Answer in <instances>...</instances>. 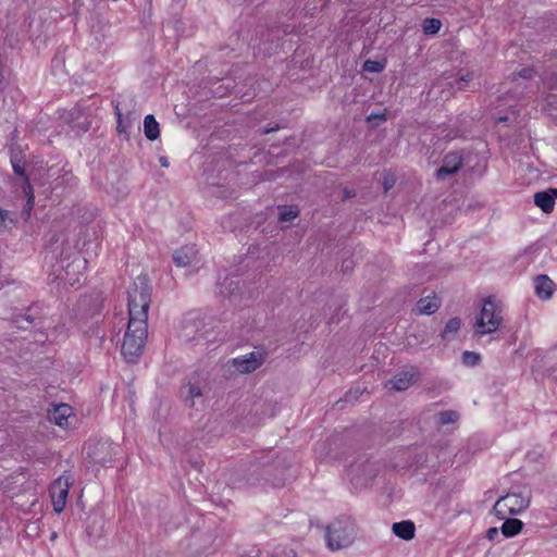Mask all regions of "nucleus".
<instances>
[{
	"instance_id": "12",
	"label": "nucleus",
	"mask_w": 557,
	"mask_h": 557,
	"mask_svg": "<svg viewBox=\"0 0 557 557\" xmlns=\"http://www.w3.org/2000/svg\"><path fill=\"white\" fill-rule=\"evenodd\" d=\"M71 416L72 408L66 404H60L50 412L49 419L59 426L67 428Z\"/></svg>"
},
{
	"instance_id": "11",
	"label": "nucleus",
	"mask_w": 557,
	"mask_h": 557,
	"mask_svg": "<svg viewBox=\"0 0 557 557\" xmlns=\"http://www.w3.org/2000/svg\"><path fill=\"white\" fill-rule=\"evenodd\" d=\"M535 293L543 299H549L554 294L555 283L546 275H537L534 280Z\"/></svg>"
},
{
	"instance_id": "26",
	"label": "nucleus",
	"mask_w": 557,
	"mask_h": 557,
	"mask_svg": "<svg viewBox=\"0 0 557 557\" xmlns=\"http://www.w3.org/2000/svg\"><path fill=\"white\" fill-rule=\"evenodd\" d=\"M481 360V356L474 351H465L462 354V362L466 366L474 367L476 366Z\"/></svg>"
},
{
	"instance_id": "27",
	"label": "nucleus",
	"mask_w": 557,
	"mask_h": 557,
	"mask_svg": "<svg viewBox=\"0 0 557 557\" xmlns=\"http://www.w3.org/2000/svg\"><path fill=\"white\" fill-rule=\"evenodd\" d=\"M363 70L370 73H380L384 70V64L379 61L367 60L363 63Z\"/></svg>"
},
{
	"instance_id": "7",
	"label": "nucleus",
	"mask_w": 557,
	"mask_h": 557,
	"mask_svg": "<svg viewBox=\"0 0 557 557\" xmlns=\"http://www.w3.org/2000/svg\"><path fill=\"white\" fill-rule=\"evenodd\" d=\"M265 354L257 350L242 358H234L228 363L233 364L239 373H250L263 364Z\"/></svg>"
},
{
	"instance_id": "4",
	"label": "nucleus",
	"mask_w": 557,
	"mask_h": 557,
	"mask_svg": "<svg viewBox=\"0 0 557 557\" xmlns=\"http://www.w3.org/2000/svg\"><path fill=\"white\" fill-rule=\"evenodd\" d=\"M530 505V493L525 492H511L502 496L494 505L495 513L505 519L507 515H518Z\"/></svg>"
},
{
	"instance_id": "33",
	"label": "nucleus",
	"mask_w": 557,
	"mask_h": 557,
	"mask_svg": "<svg viewBox=\"0 0 557 557\" xmlns=\"http://www.w3.org/2000/svg\"><path fill=\"white\" fill-rule=\"evenodd\" d=\"M498 536V529L497 528H490L486 531V537L491 541L495 540Z\"/></svg>"
},
{
	"instance_id": "36",
	"label": "nucleus",
	"mask_w": 557,
	"mask_h": 557,
	"mask_svg": "<svg viewBox=\"0 0 557 557\" xmlns=\"http://www.w3.org/2000/svg\"><path fill=\"white\" fill-rule=\"evenodd\" d=\"M469 79H470L469 75H467V76H461V77H460V81L457 83V84H458V89H461V88H462L461 86H459V83H460V82H468Z\"/></svg>"
},
{
	"instance_id": "39",
	"label": "nucleus",
	"mask_w": 557,
	"mask_h": 557,
	"mask_svg": "<svg viewBox=\"0 0 557 557\" xmlns=\"http://www.w3.org/2000/svg\"><path fill=\"white\" fill-rule=\"evenodd\" d=\"M507 121V116H502L498 119V122H506Z\"/></svg>"
},
{
	"instance_id": "9",
	"label": "nucleus",
	"mask_w": 557,
	"mask_h": 557,
	"mask_svg": "<svg viewBox=\"0 0 557 557\" xmlns=\"http://www.w3.org/2000/svg\"><path fill=\"white\" fill-rule=\"evenodd\" d=\"M198 251L194 245H186L175 250L173 253V262L177 267H188L197 261Z\"/></svg>"
},
{
	"instance_id": "13",
	"label": "nucleus",
	"mask_w": 557,
	"mask_h": 557,
	"mask_svg": "<svg viewBox=\"0 0 557 557\" xmlns=\"http://www.w3.org/2000/svg\"><path fill=\"white\" fill-rule=\"evenodd\" d=\"M416 381V374L409 372H401L395 375L388 384L391 385V389L403 392L409 388L413 382Z\"/></svg>"
},
{
	"instance_id": "17",
	"label": "nucleus",
	"mask_w": 557,
	"mask_h": 557,
	"mask_svg": "<svg viewBox=\"0 0 557 557\" xmlns=\"http://www.w3.org/2000/svg\"><path fill=\"white\" fill-rule=\"evenodd\" d=\"M23 193L27 199L26 205L24 206V209L22 211V215L25 220H27L30 216L32 210L35 205V196H34V189L30 183L25 178V184L22 186Z\"/></svg>"
},
{
	"instance_id": "37",
	"label": "nucleus",
	"mask_w": 557,
	"mask_h": 557,
	"mask_svg": "<svg viewBox=\"0 0 557 557\" xmlns=\"http://www.w3.org/2000/svg\"><path fill=\"white\" fill-rule=\"evenodd\" d=\"M88 301H89V299H81L79 302H78V307L79 308H84L87 305Z\"/></svg>"
},
{
	"instance_id": "6",
	"label": "nucleus",
	"mask_w": 557,
	"mask_h": 557,
	"mask_svg": "<svg viewBox=\"0 0 557 557\" xmlns=\"http://www.w3.org/2000/svg\"><path fill=\"white\" fill-rule=\"evenodd\" d=\"M85 268L86 259L77 255L66 265H62L61 272L58 274V278L64 281L71 286H74L81 283Z\"/></svg>"
},
{
	"instance_id": "30",
	"label": "nucleus",
	"mask_w": 557,
	"mask_h": 557,
	"mask_svg": "<svg viewBox=\"0 0 557 557\" xmlns=\"http://www.w3.org/2000/svg\"><path fill=\"white\" fill-rule=\"evenodd\" d=\"M517 76L529 79L533 76V70L529 69V67H524L521 71L513 74V78H516Z\"/></svg>"
},
{
	"instance_id": "3",
	"label": "nucleus",
	"mask_w": 557,
	"mask_h": 557,
	"mask_svg": "<svg viewBox=\"0 0 557 557\" xmlns=\"http://www.w3.org/2000/svg\"><path fill=\"white\" fill-rule=\"evenodd\" d=\"M503 323V307L493 296L487 297L474 325L476 335H486L496 332Z\"/></svg>"
},
{
	"instance_id": "31",
	"label": "nucleus",
	"mask_w": 557,
	"mask_h": 557,
	"mask_svg": "<svg viewBox=\"0 0 557 557\" xmlns=\"http://www.w3.org/2000/svg\"><path fill=\"white\" fill-rule=\"evenodd\" d=\"M16 324L18 327L21 329H26L27 326L25 325V323H32V320L29 319V317L27 315H24V317H20L16 319Z\"/></svg>"
},
{
	"instance_id": "2",
	"label": "nucleus",
	"mask_w": 557,
	"mask_h": 557,
	"mask_svg": "<svg viewBox=\"0 0 557 557\" xmlns=\"http://www.w3.org/2000/svg\"><path fill=\"white\" fill-rule=\"evenodd\" d=\"M357 535V524L348 516H339L325 528L326 546L331 550H339L350 546Z\"/></svg>"
},
{
	"instance_id": "32",
	"label": "nucleus",
	"mask_w": 557,
	"mask_h": 557,
	"mask_svg": "<svg viewBox=\"0 0 557 557\" xmlns=\"http://www.w3.org/2000/svg\"><path fill=\"white\" fill-rule=\"evenodd\" d=\"M189 396L191 398L201 396V389L198 386L190 385L189 386Z\"/></svg>"
},
{
	"instance_id": "38",
	"label": "nucleus",
	"mask_w": 557,
	"mask_h": 557,
	"mask_svg": "<svg viewBox=\"0 0 557 557\" xmlns=\"http://www.w3.org/2000/svg\"><path fill=\"white\" fill-rule=\"evenodd\" d=\"M99 308H100V301H99V299H96V304H95L94 308L90 311H98Z\"/></svg>"
},
{
	"instance_id": "40",
	"label": "nucleus",
	"mask_w": 557,
	"mask_h": 557,
	"mask_svg": "<svg viewBox=\"0 0 557 557\" xmlns=\"http://www.w3.org/2000/svg\"><path fill=\"white\" fill-rule=\"evenodd\" d=\"M274 129H275V128H267V129H264V132H263V133H264V134H268V133H270V132H272V131H274Z\"/></svg>"
},
{
	"instance_id": "35",
	"label": "nucleus",
	"mask_w": 557,
	"mask_h": 557,
	"mask_svg": "<svg viewBox=\"0 0 557 557\" xmlns=\"http://www.w3.org/2000/svg\"><path fill=\"white\" fill-rule=\"evenodd\" d=\"M352 197H355V193H354V191L348 190V189H346V190L344 191V199L352 198Z\"/></svg>"
},
{
	"instance_id": "5",
	"label": "nucleus",
	"mask_w": 557,
	"mask_h": 557,
	"mask_svg": "<svg viewBox=\"0 0 557 557\" xmlns=\"http://www.w3.org/2000/svg\"><path fill=\"white\" fill-rule=\"evenodd\" d=\"M74 483L73 475L64 472L50 485V496L55 512L60 513L64 510L70 487Z\"/></svg>"
},
{
	"instance_id": "29",
	"label": "nucleus",
	"mask_w": 557,
	"mask_h": 557,
	"mask_svg": "<svg viewBox=\"0 0 557 557\" xmlns=\"http://www.w3.org/2000/svg\"><path fill=\"white\" fill-rule=\"evenodd\" d=\"M364 473L368 475L369 479H372L373 476H375L376 472H377V467L375 463H372V462H367L364 466Z\"/></svg>"
},
{
	"instance_id": "16",
	"label": "nucleus",
	"mask_w": 557,
	"mask_h": 557,
	"mask_svg": "<svg viewBox=\"0 0 557 557\" xmlns=\"http://www.w3.org/2000/svg\"><path fill=\"white\" fill-rule=\"evenodd\" d=\"M144 133L149 140H156L160 135L159 123L152 114H148L144 120Z\"/></svg>"
},
{
	"instance_id": "21",
	"label": "nucleus",
	"mask_w": 557,
	"mask_h": 557,
	"mask_svg": "<svg viewBox=\"0 0 557 557\" xmlns=\"http://www.w3.org/2000/svg\"><path fill=\"white\" fill-rule=\"evenodd\" d=\"M442 22L437 18H425L422 23V29L425 35H435L440 32Z\"/></svg>"
},
{
	"instance_id": "34",
	"label": "nucleus",
	"mask_w": 557,
	"mask_h": 557,
	"mask_svg": "<svg viewBox=\"0 0 557 557\" xmlns=\"http://www.w3.org/2000/svg\"><path fill=\"white\" fill-rule=\"evenodd\" d=\"M159 162H160V164H161L163 168H168V166H169V161H168L166 157H160V158H159Z\"/></svg>"
},
{
	"instance_id": "1",
	"label": "nucleus",
	"mask_w": 557,
	"mask_h": 557,
	"mask_svg": "<svg viewBox=\"0 0 557 557\" xmlns=\"http://www.w3.org/2000/svg\"><path fill=\"white\" fill-rule=\"evenodd\" d=\"M151 288L146 276H138L128 290V324L122 344V354L128 362H135L143 354L148 336V310Z\"/></svg>"
},
{
	"instance_id": "28",
	"label": "nucleus",
	"mask_w": 557,
	"mask_h": 557,
	"mask_svg": "<svg viewBox=\"0 0 557 557\" xmlns=\"http://www.w3.org/2000/svg\"><path fill=\"white\" fill-rule=\"evenodd\" d=\"M395 176L391 173H386L383 178V187L385 193H387L389 189H392L395 185Z\"/></svg>"
},
{
	"instance_id": "22",
	"label": "nucleus",
	"mask_w": 557,
	"mask_h": 557,
	"mask_svg": "<svg viewBox=\"0 0 557 557\" xmlns=\"http://www.w3.org/2000/svg\"><path fill=\"white\" fill-rule=\"evenodd\" d=\"M459 419V413L454 410H445L437 414V424L446 425L449 423H455Z\"/></svg>"
},
{
	"instance_id": "19",
	"label": "nucleus",
	"mask_w": 557,
	"mask_h": 557,
	"mask_svg": "<svg viewBox=\"0 0 557 557\" xmlns=\"http://www.w3.org/2000/svg\"><path fill=\"white\" fill-rule=\"evenodd\" d=\"M461 326V320L459 318H451L447 321L443 332L441 333V337L444 341H451L456 334L458 333Z\"/></svg>"
},
{
	"instance_id": "18",
	"label": "nucleus",
	"mask_w": 557,
	"mask_h": 557,
	"mask_svg": "<svg viewBox=\"0 0 557 557\" xmlns=\"http://www.w3.org/2000/svg\"><path fill=\"white\" fill-rule=\"evenodd\" d=\"M523 528V523L521 520L512 518L506 519L503 523L500 531L506 537H512L520 533Z\"/></svg>"
},
{
	"instance_id": "25",
	"label": "nucleus",
	"mask_w": 557,
	"mask_h": 557,
	"mask_svg": "<svg viewBox=\"0 0 557 557\" xmlns=\"http://www.w3.org/2000/svg\"><path fill=\"white\" fill-rule=\"evenodd\" d=\"M11 162H12V168H13L14 173L20 175L23 178V182L21 184V187H22L25 184V178L29 182L28 177L25 174L24 164L21 163V161L18 159H16L15 157H12Z\"/></svg>"
},
{
	"instance_id": "20",
	"label": "nucleus",
	"mask_w": 557,
	"mask_h": 557,
	"mask_svg": "<svg viewBox=\"0 0 557 557\" xmlns=\"http://www.w3.org/2000/svg\"><path fill=\"white\" fill-rule=\"evenodd\" d=\"M280 211V221L281 222H292L294 219H296L299 215V210L295 206H283L278 207Z\"/></svg>"
},
{
	"instance_id": "15",
	"label": "nucleus",
	"mask_w": 557,
	"mask_h": 557,
	"mask_svg": "<svg viewBox=\"0 0 557 557\" xmlns=\"http://www.w3.org/2000/svg\"><path fill=\"white\" fill-rule=\"evenodd\" d=\"M441 306V300L437 299L435 296H428L424 298H421L417 302V311L420 314H433L438 310Z\"/></svg>"
},
{
	"instance_id": "8",
	"label": "nucleus",
	"mask_w": 557,
	"mask_h": 557,
	"mask_svg": "<svg viewBox=\"0 0 557 557\" xmlns=\"http://www.w3.org/2000/svg\"><path fill=\"white\" fill-rule=\"evenodd\" d=\"M462 165V157L458 152H448L443 159V164L436 171V178L444 180L445 177L457 173Z\"/></svg>"
},
{
	"instance_id": "23",
	"label": "nucleus",
	"mask_w": 557,
	"mask_h": 557,
	"mask_svg": "<svg viewBox=\"0 0 557 557\" xmlns=\"http://www.w3.org/2000/svg\"><path fill=\"white\" fill-rule=\"evenodd\" d=\"M115 114H116V117H117V132L119 133H125L126 132V128L129 126L131 124V119L129 116H126L125 120L123 117V114L119 108V106L116 104L115 106Z\"/></svg>"
},
{
	"instance_id": "24",
	"label": "nucleus",
	"mask_w": 557,
	"mask_h": 557,
	"mask_svg": "<svg viewBox=\"0 0 557 557\" xmlns=\"http://www.w3.org/2000/svg\"><path fill=\"white\" fill-rule=\"evenodd\" d=\"M13 222L14 219L12 213L8 210H3L2 208H0V228L7 230L11 227Z\"/></svg>"
},
{
	"instance_id": "14",
	"label": "nucleus",
	"mask_w": 557,
	"mask_h": 557,
	"mask_svg": "<svg viewBox=\"0 0 557 557\" xmlns=\"http://www.w3.org/2000/svg\"><path fill=\"white\" fill-rule=\"evenodd\" d=\"M394 534L405 541L414 537L416 528L411 521L395 522L392 527Z\"/></svg>"
},
{
	"instance_id": "10",
	"label": "nucleus",
	"mask_w": 557,
	"mask_h": 557,
	"mask_svg": "<svg viewBox=\"0 0 557 557\" xmlns=\"http://www.w3.org/2000/svg\"><path fill=\"white\" fill-rule=\"evenodd\" d=\"M557 189L549 188L547 191H540L534 195V203L545 213H550L555 207Z\"/></svg>"
}]
</instances>
